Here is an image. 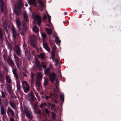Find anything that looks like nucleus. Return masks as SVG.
I'll use <instances>...</instances> for the list:
<instances>
[{"label": "nucleus", "mask_w": 121, "mask_h": 121, "mask_svg": "<svg viewBox=\"0 0 121 121\" xmlns=\"http://www.w3.org/2000/svg\"><path fill=\"white\" fill-rule=\"evenodd\" d=\"M17 69H13V72L14 75L15 77L17 79H18V76L17 73Z\"/></svg>", "instance_id": "b1692460"}, {"label": "nucleus", "mask_w": 121, "mask_h": 121, "mask_svg": "<svg viewBox=\"0 0 121 121\" xmlns=\"http://www.w3.org/2000/svg\"><path fill=\"white\" fill-rule=\"evenodd\" d=\"M10 62L12 65L13 66V61L11 59H10Z\"/></svg>", "instance_id": "603ef678"}, {"label": "nucleus", "mask_w": 121, "mask_h": 121, "mask_svg": "<svg viewBox=\"0 0 121 121\" xmlns=\"http://www.w3.org/2000/svg\"><path fill=\"white\" fill-rule=\"evenodd\" d=\"M47 18V16L46 15H44L43 17V20L45 21Z\"/></svg>", "instance_id": "5fc2aeb1"}, {"label": "nucleus", "mask_w": 121, "mask_h": 121, "mask_svg": "<svg viewBox=\"0 0 121 121\" xmlns=\"http://www.w3.org/2000/svg\"><path fill=\"white\" fill-rule=\"evenodd\" d=\"M41 65L43 68H46L47 67L46 63L44 62H42Z\"/></svg>", "instance_id": "4c0bfd02"}, {"label": "nucleus", "mask_w": 121, "mask_h": 121, "mask_svg": "<svg viewBox=\"0 0 121 121\" xmlns=\"http://www.w3.org/2000/svg\"><path fill=\"white\" fill-rule=\"evenodd\" d=\"M41 35L42 37L43 38H45L46 37V35L44 33H42Z\"/></svg>", "instance_id": "49530a36"}, {"label": "nucleus", "mask_w": 121, "mask_h": 121, "mask_svg": "<svg viewBox=\"0 0 121 121\" xmlns=\"http://www.w3.org/2000/svg\"><path fill=\"white\" fill-rule=\"evenodd\" d=\"M34 56L35 58V60L34 61H33L32 62L33 63H35V65L36 66L37 68H38L39 70H40L41 69V68H40V64L39 62L37 59L36 58V56L35 55H34Z\"/></svg>", "instance_id": "6e6552de"}, {"label": "nucleus", "mask_w": 121, "mask_h": 121, "mask_svg": "<svg viewBox=\"0 0 121 121\" xmlns=\"http://www.w3.org/2000/svg\"><path fill=\"white\" fill-rule=\"evenodd\" d=\"M6 102H4V105L7 106L8 104V101L6 99Z\"/></svg>", "instance_id": "09e8293b"}, {"label": "nucleus", "mask_w": 121, "mask_h": 121, "mask_svg": "<svg viewBox=\"0 0 121 121\" xmlns=\"http://www.w3.org/2000/svg\"><path fill=\"white\" fill-rule=\"evenodd\" d=\"M42 77V75L39 72L37 73V80H41Z\"/></svg>", "instance_id": "412c9836"}, {"label": "nucleus", "mask_w": 121, "mask_h": 121, "mask_svg": "<svg viewBox=\"0 0 121 121\" xmlns=\"http://www.w3.org/2000/svg\"><path fill=\"white\" fill-rule=\"evenodd\" d=\"M28 3L30 5L32 4L35 6H36L37 4L35 0H28Z\"/></svg>", "instance_id": "2eb2a0df"}, {"label": "nucleus", "mask_w": 121, "mask_h": 121, "mask_svg": "<svg viewBox=\"0 0 121 121\" xmlns=\"http://www.w3.org/2000/svg\"><path fill=\"white\" fill-rule=\"evenodd\" d=\"M25 6L27 7L28 6V5L27 4H25Z\"/></svg>", "instance_id": "774afa93"}, {"label": "nucleus", "mask_w": 121, "mask_h": 121, "mask_svg": "<svg viewBox=\"0 0 121 121\" xmlns=\"http://www.w3.org/2000/svg\"><path fill=\"white\" fill-rule=\"evenodd\" d=\"M15 52L17 55L19 56L21 55V50L19 47L17 45L16 46Z\"/></svg>", "instance_id": "f8f14e48"}, {"label": "nucleus", "mask_w": 121, "mask_h": 121, "mask_svg": "<svg viewBox=\"0 0 121 121\" xmlns=\"http://www.w3.org/2000/svg\"><path fill=\"white\" fill-rule=\"evenodd\" d=\"M32 17L34 19L33 21V23H35V21H37L38 22V25L40 26L41 25V19L40 16L36 15L34 13H32Z\"/></svg>", "instance_id": "20e7f679"}, {"label": "nucleus", "mask_w": 121, "mask_h": 121, "mask_svg": "<svg viewBox=\"0 0 121 121\" xmlns=\"http://www.w3.org/2000/svg\"><path fill=\"white\" fill-rule=\"evenodd\" d=\"M52 60L55 63H58V60L57 59H54H54H52Z\"/></svg>", "instance_id": "c03bdc74"}, {"label": "nucleus", "mask_w": 121, "mask_h": 121, "mask_svg": "<svg viewBox=\"0 0 121 121\" xmlns=\"http://www.w3.org/2000/svg\"><path fill=\"white\" fill-rule=\"evenodd\" d=\"M33 30L34 32L36 33H37L39 32V28L35 26H34L33 29Z\"/></svg>", "instance_id": "a878e982"}, {"label": "nucleus", "mask_w": 121, "mask_h": 121, "mask_svg": "<svg viewBox=\"0 0 121 121\" xmlns=\"http://www.w3.org/2000/svg\"><path fill=\"white\" fill-rule=\"evenodd\" d=\"M10 121H15L14 120L13 118H11L10 120Z\"/></svg>", "instance_id": "13d9d810"}, {"label": "nucleus", "mask_w": 121, "mask_h": 121, "mask_svg": "<svg viewBox=\"0 0 121 121\" xmlns=\"http://www.w3.org/2000/svg\"><path fill=\"white\" fill-rule=\"evenodd\" d=\"M12 30L13 34V37L14 39H15L16 38V36L17 35V33L16 31L15 28L13 26H12Z\"/></svg>", "instance_id": "9d476101"}, {"label": "nucleus", "mask_w": 121, "mask_h": 121, "mask_svg": "<svg viewBox=\"0 0 121 121\" xmlns=\"http://www.w3.org/2000/svg\"><path fill=\"white\" fill-rule=\"evenodd\" d=\"M35 95L38 98V99L39 101H40V98L39 97V96L38 95V94L35 92Z\"/></svg>", "instance_id": "37998d69"}, {"label": "nucleus", "mask_w": 121, "mask_h": 121, "mask_svg": "<svg viewBox=\"0 0 121 121\" xmlns=\"http://www.w3.org/2000/svg\"><path fill=\"white\" fill-rule=\"evenodd\" d=\"M2 77V75L0 71V78H1Z\"/></svg>", "instance_id": "6e6d98bb"}, {"label": "nucleus", "mask_w": 121, "mask_h": 121, "mask_svg": "<svg viewBox=\"0 0 121 121\" xmlns=\"http://www.w3.org/2000/svg\"><path fill=\"white\" fill-rule=\"evenodd\" d=\"M59 81L58 80H56V88H54V90L56 91H58L59 90Z\"/></svg>", "instance_id": "f3484780"}, {"label": "nucleus", "mask_w": 121, "mask_h": 121, "mask_svg": "<svg viewBox=\"0 0 121 121\" xmlns=\"http://www.w3.org/2000/svg\"><path fill=\"white\" fill-rule=\"evenodd\" d=\"M58 101L57 100H55V102L56 103Z\"/></svg>", "instance_id": "680f3d73"}, {"label": "nucleus", "mask_w": 121, "mask_h": 121, "mask_svg": "<svg viewBox=\"0 0 121 121\" xmlns=\"http://www.w3.org/2000/svg\"><path fill=\"white\" fill-rule=\"evenodd\" d=\"M56 47L55 46L52 48L53 50L52 51V59H54V57L55 54V51L56 50Z\"/></svg>", "instance_id": "a211bd4d"}, {"label": "nucleus", "mask_w": 121, "mask_h": 121, "mask_svg": "<svg viewBox=\"0 0 121 121\" xmlns=\"http://www.w3.org/2000/svg\"><path fill=\"white\" fill-rule=\"evenodd\" d=\"M52 67V65L50 64V65H49V68H51Z\"/></svg>", "instance_id": "bf43d9fd"}, {"label": "nucleus", "mask_w": 121, "mask_h": 121, "mask_svg": "<svg viewBox=\"0 0 121 121\" xmlns=\"http://www.w3.org/2000/svg\"><path fill=\"white\" fill-rule=\"evenodd\" d=\"M32 54H33V55H34V53L35 52L33 51L32 52Z\"/></svg>", "instance_id": "e2e57ef3"}, {"label": "nucleus", "mask_w": 121, "mask_h": 121, "mask_svg": "<svg viewBox=\"0 0 121 121\" xmlns=\"http://www.w3.org/2000/svg\"><path fill=\"white\" fill-rule=\"evenodd\" d=\"M38 56L39 57L40 56L41 59L42 60H43L44 59V55L43 54L41 53L40 54V55H38Z\"/></svg>", "instance_id": "e433bc0d"}, {"label": "nucleus", "mask_w": 121, "mask_h": 121, "mask_svg": "<svg viewBox=\"0 0 121 121\" xmlns=\"http://www.w3.org/2000/svg\"><path fill=\"white\" fill-rule=\"evenodd\" d=\"M47 16L48 17V19L49 22V24H47V25L50 28H52V23L51 22V16H50V15L48 14H47Z\"/></svg>", "instance_id": "aec40b11"}, {"label": "nucleus", "mask_w": 121, "mask_h": 121, "mask_svg": "<svg viewBox=\"0 0 121 121\" xmlns=\"http://www.w3.org/2000/svg\"><path fill=\"white\" fill-rule=\"evenodd\" d=\"M7 112L9 116H13L14 115L13 111L9 107H8L7 108Z\"/></svg>", "instance_id": "1a4fd4ad"}, {"label": "nucleus", "mask_w": 121, "mask_h": 121, "mask_svg": "<svg viewBox=\"0 0 121 121\" xmlns=\"http://www.w3.org/2000/svg\"><path fill=\"white\" fill-rule=\"evenodd\" d=\"M42 97L43 98L45 99H49L50 98H51L52 99V98L50 96H46V95H45L42 96Z\"/></svg>", "instance_id": "f704fd0d"}, {"label": "nucleus", "mask_w": 121, "mask_h": 121, "mask_svg": "<svg viewBox=\"0 0 121 121\" xmlns=\"http://www.w3.org/2000/svg\"><path fill=\"white\" fill-rule=\"evenodd\" d=\"M17 90L19 92H20L21 90L20 83L18 80H17Z\"/></svg>", "instance_id": "4be33fe9"}, {"label": "nucleus", "mask_w": 121, "mask_h": 121, "mask_svg": "<svg viewBox=\"0 0 121 121\" xmlns=\"http://www.w3.org/2000/svg\"><path fill=\"white\" fill-rule=\"evenodd\" d=\"M22 6L21 1H20L17 3L16 5L15 6V9H14L15 13L17 15H20L21 13V11L20 10Z\"/></svg>", "instance_id": "7ed1b4c3"}, {"label": "nucleus", "mask_w": 121, "mask_h": 121, "mask_svg": "<svg viewBox=\"0 0 121 121\" xmlns=\"http://www.w3.org/2000/svg\"><path fill=\"white\" fill-rule=\"evenodd\" d=\"M36 109H33L34 110V112L35 114H40V110H39V112H38L36 110Z\"/></svg>", "instance_id": "ea45409f"}, {"label": "nucleus", "mask_w": 121, "mask_h": 121, "mask_svg": "<svg viewBox=\"0 0 121 121\" xmlns=\"http://www.w3.org/2000/svg\"><path fill=\"white\" fill-rule=\"evenodd\" d=\"M44 111L46 114H48L49 113V111L47 109H44Z\"/></svg>", "instance_id": "de8ad7c7"}, {"label": "nucleus", "mask_w": 121, "mask_h": 121, "mask_svg": "<svg viewBox=\"0 0 121 121\" xmlns=\"http://www.w3.org/2000/svg\"><path fill=\"white\" fill-rule=\"evenodd\" d=\"M64 13L65 15H66L67 14V13L66 12H65Z\"/></svg>", "instance_id": "338daca9"}, {"label": "nucleus", "mask_w": 121, "mask_h": 121, "mask_svg": "<svg viewBox=\"0 0 121 121\" xmlns=\"http://www.w3.org/2000/svg\"><path fill=\"white\" fill-rule=\"evenodd\" d=\"M23 15L25 20L26 22H28L29 21V18L26 13L25 11L23 12Z\"/></svg>", "instance_id": "ddd939ff"}, {"label": "nucleus", "mask_w": 121, "mask_h": 121, "mask_svg": "<svg viewBox=\"0 0 121 121\" xmlns=\"http://www.w3.org/2000/svg\"><path fill=\"white\" fill-rule=\"evenodd\" d=\"M22 87L24 92L25 93H28L30 87L27 82L25 81H23L22 82Z\"/></svg>", "instance_id": "39448f33"}, {"label": "nucleus", "mask_w": 121, "mask_h": 121, "mask_svg": "<svg viewBox=\"0 0 121 121\" xmlns=\"http://www.w3.org/2000/svg\"><path fill=\"white\" fill-rule=\"evenodd\" d=\"M30 104L32 107V108L33 109H36L37 106V104L36 103H34L32 102H31Z\"/></svg>", "instance_id": "6ab92c4d"}, {"label": "nucleus", "mask_w": 121, "mask_h": 121, "mask_svg": "<svg viewBox=\"0 0 121 121\" xmlns=\"http://www.w3.org/2000/svg\"><path fill=\"white\" fill-rule=\"evenodd\" d=\"M58 63H55V65L56 66L57 64Z\"/></svg>", "instance_id": "69168bd1"}, {"label": "nucleus", "mask_w": 121, "mask_h": 121, "mask_svg": "<svg viewBox=\"0 0 121 121\" xmlns=\"http://www.w3.org/2000/svg\"><path fill=\"white\" fill-rule=\"evenodd\" d=\"M50 72V69L49 68L46 69L44 70L45 73L46 75H48Z\"/></svg>", "instance_id": "7c9ffc66"}, {"label": "nucleus", "mask_w": 121, "mask_h": 121, "mask_svg": "<svg viewBox=\"0 0 121 121\" xmlns=\"http://www.w3.org/2000/svg\"><path fill=\"white\" fill-rule=\"evenodd\" d=\"M43 104V103H42L41 104L39 105V107L41 108H43V106L44 105Z\"/></svg>", "instance_id": "3c124183"}, {"label": "nucleus", "mask_w": 121, "mask_h": 121, "mask_svg": "<svg viewBox=\"0 0 121 121\" xmlns=\"http://www.w3.org/2000/svg\"><path fill=\"white\" fill-rule=\"evenodd\" d=\"M55 74L54 73H52L50 74L49 75V78L52 82H53L55 79Z\"/></svg>", "instance_id": "9b49d317"}, {"label": "nucleus", "mask_w": 121, "mask_h": 121, "mask_svg": "<svg viewBox=\"0 0 121 121\" xmlns=\"http://www.w3.org/2000/svg\"><path fill=\"white\" fill-rule=\"evenodd\" d=\"M49 80L48 78H45L44 80V86H46L48 84V82Z\"/></svg>", "instance_id": "cd10ccee"}, {"label": "nucleus", "mask_w": 121, "mask_h": 121, "mask_svg": "<svg viewBox=\"0 0 121 121\" xmlns=\"http://www.w3.org/2000/svg\"><path fill=\"white\" fill-rule=\"evenodd\" d=\"M0 3L1 11V12H2L3 11L4 9L5 8V6L4 4L3 0H0Z\"/></svg>", "instance_id": "4468645a"}, {"label": "nucleus", "mask_w": 121, "mask_h": 121, "mask_svg": "<svg viewBox=\"0 0 121 121\" xmlns=\"http://www.w3.org/2000/svg\"><path fill=\"white\" fill-rule=\"evenodd\" d=\"M40 80H37L36 82V87L37 88H39L41 86V84L39 82Z\"/></svg>", "instance_id": "c85d7f7f"}, {"label": "nucleus", "mask_w": 121, "mask_h": 121, "mask_svg": "<svg viewBox=\"0 0 121 121\" xmlns=\"http://www.w3.org/2000/svg\"><path fill=\"white\" fill-rule=\"evenodd\" d=\"M9 104L10 106L13 109H14L16 108V105L14 103L12 102H10Z\"/></svg>", "instance_id": "393cba45"}, {"label": "nucleus", "mask_w": 121, "mask_h": 121, "mask_svg": "<svg viewBox=\"0 0 121 121\" xmlns=\"http://www.w3.org/2000/svg\"><path fill=\"white\" fill-rule=\"evenodd\" d=\"M23 46L24 47V49L25 50V52H27V49L26 48V45L25 44H23Z\"/></svg>", "instance_id": "8fccbe9b"}, {"label": "nucleus", "mask_w": 121, "mask_h": 121, "mask_svg": "<svg viewBox=\"0 0 121 121\" xmlns=\"http://www.w3.org/2000/svg\"><path fill=\"white\" fill-rule=\"evenodd\" d=\"M43 47L46 50L49 52H50V49L47 43L45 42L43 43Z\"/></svg>", "instance_id": "dca6fc26"}, {"label": "nucleus", "mask_w": 121, "mask_h": 121, "mask_svg": "<svg viewBox=\"0 0 121 121\" xmlns=\"http://www.w3.org/2000/svg\"><path fill=\"white\" fill-rule=\"evenodd\" d=\"M6 52H5V54H4V55L5 56H4V57L5 58L6 56L7 55V54Z\"/></svg>", "instance_id": "4d7b16f0"}, {"label": "nucleus", "mask_w": 121, "mask_h": 121, "mask_svg": "<svg viewBox=\"0 0 121 121\" xmlns=\"http://www.w3.org/2000/svg\"><path fill=\"white\" fill-rule=\"evenodd\" d=\"M6 79L7 82H8L9 83L11 82V80L9 76L7 75L6 76Z\"/></svg>", "instance_id": "bb28decb"}, {"label": "nucleus", "mask_w": 121, "mask_h": 121, "mask_svg": "<svg viewBox=\"0 0 121 121\" xmlns=\"http://www.w3.org/2000/svg\"><path fill=\"white\" fill-rule=\"evenodd\" d=\"M3 34L2 29H0V39L2 40L3 36Z\"/></svg>", "instance_id": "473e14b6"}, {"label": "nucleus", "mask_w": 121, "mask_h": 121, "mask_svg": "<svg viewBox=\"0 0 121 121\" xmlns=\"http://www.w3.org/2000/svg\"><path fill=\"white\" fill-rule=\"evenodd\" d=\"M22 112L25 113L27 117L31 119L32 118V113L31 112L30 109L29 107H25L22 110Z\"/></svg>", "instance_id": "f03ea898"}, {"label": "nucleus", "mask_w": 121, "mask_h": 121, "mask_svg": "<svg viewBox=\"0 0 121 121\" xmlns=\"http://www.w3.org/2000/svg\"><path fill=\"white\" fill-rule=\"evenodd\" d=\"M46 30L49 35H50L52 34V30L51 29L46 28Z\"/></svg>", "instance_id": "c756f323"}, {"label": "nucleus", "mask_w": 121, "mask_h": 121, "mask_svg": "<svg viewBox=\"0 0 121 121\" xmlns=\"http://www.w3.org/2000/svg\"><path fill=\"white\" fill-rule=\"evenodd\" d=\"M15 21L18 28L21 34L22 35H24V32L26 31V30L27 29L26 25L25 24H24L22 29H20L19 28L21 26V22L20 20L18 19L17 18L16 19Z\"/></svg>", "instance_id": "f257e3e1"}, {"label": "nucleus", "mask_w": 121, "mask_h": 121, "mask_svg": "<svg viewBox=\"0 0 121 121\" xmlns=\"http://www.w3.org/2000/svg\"><path fill=\"white\" fill-rule=\"evenodd\" d=\"M31 44L33 47L35 46L36 44V39L34 35L31 36L30 38Z\"/></svg>", "instance_id": "0eeeda50"}, {"label": "nucleus", "mask_w": 121, "mask_h": 121, "mask_svg": "<svg viewBox=\"0 0 121 121\" xmlns=\"http://www.w3.org/2000/svg\"><path fill=\"white\" fill-rule=\"evenodd\" d=\"M31 84H33L34 82V77L33 76V74H32V73H31Z\"/></svg>", "instance_id": "a19ab883"}, {"label": "nucleus", "mask_w": 121, "mask_h": 121, "mask_svg": "<svg viewBox=\"0 0 121 121\" xmlns=\"http://www.w3.org/2000/svg\"><path fill=\"white\" fill-rule=\"evenodd\" d=\"M28 98V99L30 101H34L35 100L36 98L34 93L32 91H31L29 93Z\"/></svg>", "instance_id": "423d86ee"}, {"label": "nucleus", "mask_w": 121, "mask_h": 121, "mask_svg": "<svg viewBox=\"0 0 121 121\" xmlns=\"http://www.w3.org/2000/svg\"><path fill=\"white\" fill-rule=\"evenodd\" d=\"M1 93L2 94L1 97L3 98L5 96L4 93L2 91L1 92Z\"/></svg>", "instance_id": "864d4df0"}, {"label": "nucleus", "mask_w": 121, "mask_h": 121, "mask_svg": "<svg viewBox=\"0 0 121 121\" xmlns=\"http://www.w3.org/2000/svg\"><path fill=\"white\" fill-rule=\"evenodd\" d=\"M60 100L61 101H64V95L63 94L61 93H60Z\"/></svg>", "instance_id": "c9c22d12"}, {"label": "nucleus", "mask_w": 121, "mask_h": 121, "mask_svg": "<svg viewBox=\"0 0 121 121\" xmlns=\"http://www.w3.org/2000/svg\"><path fill=\"white\" fill-rule=\"evenodd\" d=\"M55 41L56 43L58 44L60 43V41L59 39V38L57 37L55 38Z\"/></svg>", "instance_id": "72a5a7b5"}, {"label": "nucleus", "mask_w": 121, "mask_h": 121, "mask_svg": "<svg viewBox=\"0 0 121 121\" xmlns=\"http://www.w3.org/2000/svg\"><path fill=\"white\" fill-rule=\"evenodd\" d=\"M43 104L44 105H45V106L47 105V104L45 103H43Z\"/></svg>", "instance_id": "052dcab7"}, {"label": "nucleus", "mask_w": 121, "mask_h": 121, "mask_svg": "<svg viewBox=\"0 0 121 121\" xmlns=\"http://www.w3.org/2000/svg\"><path fill=\"white\" fill-rule=\"evenodd\" d=\"M26 74L25 73H24L23 74V76H26Z\"/></svg>", "instance_id": "0e129e2a"}, {"label": "nucleus", "mask_w": 121, "mask_h": 121, "mask_svg": "<svg viewBox=\"0 0 121 121\" xmlns=\"http://www.w3.org/2000/svg\"><path fill=\"white\" fill-rule=\"evenodd\" d=\"M39 3L40 4V5L42 7H44V5L43 3V2L39 0H38Z\"/></svg>", "instance_id": "2f4dec72"}, {"label": "nucleus", "mask_w": 121, "mask_h": 121, "mask_svg": "<svg viewBox=\"0 0 121 121\" xmlns=\"http://www.w3.org/2000/svg\"><path fill=\"white\" fill-rule=\"evenodd\" d=\"M1 114L2 115H4L6 113L5 111L4 107L2 106L0 107Z\"/></svg>", "instance_id": "5701e85b"}, {"label": "nucleus", "mask_w": 121, "mask_h": 121, "mask_svg": "<svg viewBox=\"0 0 121 121\" xmlns=\"http://www.w3.org/2000/svg\"><path fill=\"white\" fill-rule=\"evenodd\" d=\"M52 118L53 119V120H55L56 117V115L53 112H52Z\"/></svg>", "instance_id": "79ce46f5"}, {"label": "nucleus", "mask_w": 121, "mask_h": 121, "mask_svg": "<svg viewBox=\"0 0 121 121\" xmlns=\"http://www.w3.org/2000/svg\"><path fill=\"white\" fill-rule=\"evenodd\" d=\"M11 87L9 84L7 85V89L9 92H10L11 90Z\"/></svg>", "instance_id": "58836bf2"}, {"label": "nucleus", "mask_w": 121, "mask_h": 121, "mask_svg": "<svg viewBox=\"0 0 121 121\" xmlns=\"http://www.w3.org/2000/svg\"><path fill=\"white\" fill-rule=\"evenodd\" d=\"M14 56L16 60H17L19 59L18 57L14 54Z\"/></svg>", "instance_id": "a18cd8bd"}]
</instances>
